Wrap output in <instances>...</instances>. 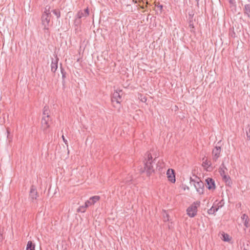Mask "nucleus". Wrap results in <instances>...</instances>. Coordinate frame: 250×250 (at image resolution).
<instances>
[{"label":"nucleus","mask_w":250,"mask_h":250,"mask_svg":"<svg viewBox=\"0 0 250 250\" xmlns=\"http://www.w3.org/2000/svg\"><path fill=\"white\" fill-rule=\"evenodd\" d=\"M155 161V159L152 160V157L151 154L150 153H146L145 155L144 163V167L143 169H140L141 172L143 173L146 171V175L147 176H150L152 173L154 172L152 164L154 161Z\"/></svg>","instance_id":"1"},{"label":"nucleus","mask_w":250,"mask_h":250,"mask_svg":"<svg viewBox=\"0 0 250 250\" xmlns=\"http://www.w3.org/2000/svg\"><path fill=\"white\" fill-rule=\"evenodd\" d=\"M49 10L50 6H46L45 7V10L42 16V23L43 26V29L46 30L47 32L49 30L51 18V13Z\"/></svg>","instance_id":"2"},{"label":"nucleus","mask_w":250,"mask_h":250,"mask_svg":"<svg viewBox=\"0 0 250 250\" xmlns=\"http://www.w3.org/2000/svg\"><path fill=\"white\" fill-rule=\"evenodd\" d=\"M200 202H194L187 209V214L190 217H193L196 215L197 208L200 206Z\"/></svg>","instance_id":"3"},{"label":"nucleus","mask_w":250,"mask_h":250,"mask_svg":"<svg viewBox=\"0 0 250 250\" xmlns=\"http://www.w3.org/2000/svg\"><path fill=\"white\" fill-rule=\"evenodd\" d=\"M100 199V197L99 196H94L89 198V200H87L85 202L84 204V206H81L80 207L79 210H81L82 212L85 211V208L88 207L89 206L94 205L95 203L98 201Z\"/></svg>","instance_id":"4"},{"label":"nucleus","mask_w":250,"mask_h":250,"mask_svg":"<svg viewBox=\"0 0 250 250\" xmlns=\"http://www.w3.org/2000/svg\"><path fill=\"white\" fill-rule=\"evenodd\" d=\"M191 182H193L196 189V191L199 194H203L204 192V184L201 180L195 181L190 178Z\"/></svg>","instance_id":"5"},{"label":"nucleus","mask_w":250,"mask_h":250,"mask_svg":"<svg viewBox=\"0 0 250 250\" xmlns=\"http://www.w3.org/2000/svg\"><path fill=\"white\" fill-rule=\"evenodd\" d=\"M50 122L51 119L50 117L44 116L42 117L41 121L42 127L44 130L49 128Z\"/></svg>","instance_id":"6"},{"label":"nucleus","mask_w":250,"mask_h":250,"mask_svg":"<svg viewBox=\"0 0 250 250\" xmlns=\"http://www.w3.org/2000/svg\"><path fill=\"white\" fill-rule=\"evenodd\" d=\"M122 92V90H119V91H115V92L113 93L112 97V102L113 103L114 102H116L118 104L120 103L122 98V96L120 94V92Z\"/></svg>","instance_id":"7"},{"label":"nucleus","mask_w":250,"mask_h":250,"mask_svg":"<svg viewBox=\"0 0 250 250\" xmlns=\"http://www.w3.org/2000/svg\"><path fill=\"white\" fill-rule=\"evenodd\" d=\"M38 196L37 189L34 186H32L30 188L29 193V199L33 202L34 200H36Z\"/></svg>","instance_id":"8"},{"label":"nucleus","mask_w":250,"mask_h":250,"mask_svg":"<svg viewBox=\"0 0 250 250\" xmlns=\"http://www.w3.org/2000/svg\"><path fill=\"white\" fill-rule=\"evenodd\" d=\"M221 152V147L216 146L212 151V159L214 161H216L218 158L220 157V154Z\"/></svg>","instance_id":"9"},{"label":"nucleus","mask_w":250,"mask_h":250,"mask_svg":"<svg viewBox=\"0 0 250 250\" xmlns=\"http://www.w3.org/2000/svg\"><path fill=\"white\" fill-rule=\"evenodd\" d=\"M206 187L209 190H214L215 189V185L214 180L211 178H208L206 180Z\"/></svg>","instance_id":"10"},{"label":"nucleus","mask_w":250,"mask_h":250,"mask_svg":"<svg viewBox=\"0 0 250 250\" xmlns=\"http://www.w3.org/2000/svg\"><path fill=\"white\" fill-rule=\"evenodd\" d=\"M243 13L245 17L250 19V2L244 5Z\"/></svg>","instance_id":"11"},{"label":"nucleus","mask_w":250,"mask_h":250,"mask_svg":"<svg viewBox=\"0 0 250 250\" xmlns=\"http://www.w3.org/2000/svg\"><path fill=\"white\" fill-rule=\"evenodd\" d=\"M167 177L168 179L171 182L174 183L175 182V177L174 171L172 169H168L167 172Z\"/></svg>","instance_id":"12"},{"label":"nucleus","mask_w":250,"mask_h":250,"mask_svg":"<svg viewBox=\"0 0 250 250\" xmlns=\"http://www.w3.org/2000/svg\"><path fill=\"white\" fill-rule=\"evenodd\" d=\"M84 15H85L83 11H79L76 16V18L75 20V23L77 25L80 24L81 23V19L82 17H84Z\"/></svg>","instance_id":"13"},{"label":"nucleus","mask_w":250,"mask_h":250,"mask_svg":"<svg viewBox=\"0 0 250 250\" xmlns=\"http://www.w3.org/2000/svg\"><path fill=\"white\" fill-rule=\"evenodd\" d=\"M59 59L56 56V59H52V62L51 64V71L53 73L55 72L57 69L58 68V62Z\"/></svg>","instance_id":"14"},{"label":"nucleus","mask_w":250,"mask_h":250,"mask_svg":"<svg viewBox=\"0 0 250 250\" xmlns=\"http://www.w3.org/2000/svg\"><path fill=\"white\" fill-rule=\"evenodd\" d=\"M211 163L210 161H208L206 159L205 161L203 162L202 166L204 167H206V170L208 171H210L212 170V167H211Z\"/></svg>","instance_id":"15"},{"label":"nucleus","mask_w":250,"mask_h":250,"mask_svg":"<svg viewBox=\"0 0 250 250\" xmlns=\"http://www.w3.org/2000/svg\"><path fill=\"white\" fill-rule=\"evenodd\" d=\"M226 170H227V168L225 166L224 163H223L219 169V172L221 176L226 174L225 171Z\"/></svg>","instance_id":"16"},{"label":"nucleus","mask_w":250,"mask_h":250,"mask_svg":"<svg viewBox=\"0 0 250 250\" xmlns=\"http://www.w3.org/2000/svg\"><path fill=\"white\" fill-rule=\"evenodd\" d=\"M26 250H35V245L31 241L27 242Z\"/></svg>","instance_id":"17"},{"label":"nucleus","mask_w":250,"mask_h":250,"mask_svg":"<svg viewBox=\"0 0 250 250\" xmlns=\"http://www.w3.org/2000/svg\"><path fill=\"white\" fill-rule=\"evenodd\" d=\"M49 112H50V110L49 109V107L48 106H45L43 109V117H44V116L50 117Z\"/></svg>","instance_id":"18"},{"label":"nucleus","mask_w":250,"mask_h":250,"mask_svg":"<svg viewBox=\"0 0 250 250\" xmlns=\"http://www.w3.org/2000/svg\"><path fill=\"white\" fill-rule=\"evenodd\" d=\"M221 207V205L220 206H218L217 208L215 207L214 208V207H212L208 210V213L209 214H213L215 212H216L218 209H219V207Z\"/></svg>","instance_id":"19"},{"label":"nucleus","mask_w":250,"mask_h":250,"mask_svg":"<svg viewBox=\"0 0 250 250\" xmlns=\"http://www.w3.org/2000/svg\"><path fill=\"white\" fill-rule=\"evenodd\" d=\"M223 180L226 182V183H228L229 184L230 183V178L229 176H228L226 174L222 176Z\"/></svg>","instance_id":"20"},{"label":"nucleus","mask_w":250,"mask_h":250,"mask_svg":"<svg viewBox=\"0 0 250 250\" xmlns=\"http://www.w3.org/2000/svg\"><path fill=\"white\" fill-rule=\"evenodd\" d=\"M53 13L56 16L57 18H59L61 16V12L59 9H54L52 11Z\"/></svg>","instance_id":"21"},{"label":"nucleus","mask_w":250,"mask_h":250,"mask_svg":"<svg viewBox=\"0 0 250 250\" xmlns=\"http://www.w3.org/2000/svg\"><path fill=\"white\" fill-rule=\"evenodd\" d=\"M223 240L224 241L228 242L229 241V236L228 234L224 233L222 234Z\"/></svg>","instance_id":"22"},{"label":"nucleus","mask_w":250,"mask_h":250,"mask_svg":"<svg viewBox=\"0 0 250 250\" xmlns=\"http://www.w3.org/2000/svg\"><path fill=\"white\" fill-rule=\"evenodd\" d=\"M189 27L191 28L190 29V31L191 32H193V28H194V25H193V23L192 22V21H190L189 22Z\"/></svg>","instance_id":"23"},{"label":"nucleus","mask_w":250,"mask_h":250,"mask_svg":"<svg viewBox=\"0 0 250 250\" xmlns=\"http://www.w3.org/2000/svg\"><path fill=\"white\" fill-rule=\"evenodd\" d=\"M241 219H242V221L244 222L245 220H248L249 219V217H248V216L247 215H246V214H244L242 216Z\"/></svg>","instance_id":"24"},{"label":"nucleus","mask_w":250,"mask_h":250,"mask_svg":"<svg viewBox=\"0 0 250 250\" xmlns=\"http://www.w3.org/2000/svg\"><path fill=\"white\" fill-rule=\"evenodd\" d=\"M244 249L243 250H245L246 249L250 250V246L249 245L248 243H247L246 244H244L243 245Z\"/></svg>","instance_id":"25"},{"label":"nucleus","mask_w":250,"mask_h":250,"mask_svg":"<svg viewBox=\"0 0 250 250\" xmlns=\"http://www.w3.org/2000/svg\"><path fill=\"white\" fill-rule=\"evenodd\" d=\"M83 13H84V14L85 15H84V17H87L89 15V14L88 8H87L86 9H85L84 10Z\"/></svg>","instance_id":"26"},{"label":"nucleus","mask_w":250,"mask_h":250,"mask_svg":"<svg viewBox=\"0 0 250 250\" xmlns=\"http://www.w3.org/2000/svg\"><path fill=\"white\" fill-rule=\"evenodd\" d=\"M229 35L231 38H234L235 37V33L233 31H230Z\"/></svg>","instance_id":"27"},{"label":"nucleus","mask_w":250,"mask_h":250,"mask_svg":"<svg viewBox=\"0 0 250 250\" xmlns=\"http://www.w3.org/2000/svg\"><path fill=\"white\" fill-rule=\"evenodd\" d=\"M249 219L243 222L244 225L246 228H248L249 227Z\"/></svg>","instance_id":"28"},{"label":"nucleus","mask_w":250,"mask_h":250,"mask_svg":"<svg viewBox=\"0 0 250 250\" xmlns=\"http://www.w3.org/2000/svg\"><path fill=\"white\" fill-rule=\"evenodd\" d=\"M61 73L62 74V78H64L65 77V72H64V69L62 67V66H61Z\"/></svg>","instance_id":"29"},{"label":"nucleus","mask_w":250,"mask_h":250,"mask_svg":"<svg viewBox=\"0 0 250 250\" xmlns=\"http://www.w3.org/2000/svg\"><path fill=\"white\" fill-rule=\"evenodd\" d=\"M62 139H63V141L64 142V143L67 145V141L66 139H65L63 135L62 136Z\"/></svg>","instance_id":"30"},{"label":"nucleus","mask_w":250,"mask_h":250,"mask_svg":"<svg viewBox=\"0 0 250 250\" xmlns=\"http://www.w3.org/2000/svg\"><path fill=\"white\" fill-rule=\"evenodd\" d=\"M157 7L159 8H160V10L161 11L163 9V5H161V4H158L157 5Z\"/></svg>","instance_id":"31"},{"label":"nucleus","mask_w":250,"mask_h":250,"mask_svg":"<svg viewBox=\"0 0 250 250\" xmlns=\"http://www.w3.org/2000/svg\"><path fill=\"white\" fill-rule=\"evenodd\" d=\"M229 3L231 4H234L235 3L234 0H228Z\"/></svg>","instance_id":"32"},{"label":"nucleus","mask_w":250,"mask_h":250,"mask_svg":"<svg viewBox=\"0 0 250 250\" xmlns=\"http://www.w3.org/2000/svg\"><path fill=\"white\" fill-rule=\"evenodd\" d=\"M247 139L250 140V135L249 134L248 132H247Z\"/></svg>","instance_id":"33"},{"label":"nucleus","mask_w":250,"mask_h":250,"mask_svg":"<svg viewBox=\"0 0 250 250\" xmlns=\"http://www.w3.org/2000/svg\"><path fill=\"white\" fill-rule=\"evenodd\" d=\"M131 181V180H129V181L127 180V181H126V183H127V184H129L130 183V181Z\"/></svg>","instance_id":"34"},{"label":"nucleus","mask_w":250,"mask_h":250,"mask_svg":"<svg viewBox=\"0 0 250 250\" xmlns=\"http://www.w3.org/2000/svg\"><path fill=\"white\" fill-rule=\"evenodd\" d=\"M175 2H178L179 1V0H174Z\"/></svg>","instance_id":"35"},{"label":"nucleus","mask_w":250,"mask_h":250,"mask_svg":"<svg viewBox=\"0 0 250 250\" xmlns=\"http://www.w3.org/2000/svg\"><path fill=\"white\" fill-rule=\"evenodd\" d=\"M168 215H167V217L168 218ZM167 220H168V218H167Z\"/></svg>","instance_id":"36"},{"label":"nucleus","mask_w":250,"mask_h":250,"mask_svg":"<svg viewBox=\"0 0 250 250\" xmlns=\"http://www.w3.org/2000/svg\"><path fill=\"white\" fill-rule=\"evenodd\" d=\"M197 1H198L199 0H196Z\"/></svg>","instance_id":"37"}]
</instances>
